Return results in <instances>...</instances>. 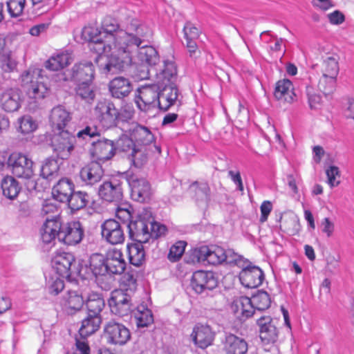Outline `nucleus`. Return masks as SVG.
I'll use <instances>...</instances> for the list:
<instances>
[{"instance_id": "38", "label": "nucleus", "mask_w": 354, "mask_h": 354, "mask_svg": "<svg viewBox=\"0 0 354 354\" xmlns=\"http://www.w3.org/2000/svg\"><path fill=\"white\" fill-rule=\"evenodd\" d=\"M190 189L195 192L196 201L198 206L206 207L209 201V187L207 183L194 182L190 185Z\"/></svg>"}, {"instance_id": "31", "label": "nucleus", "mask_w": 354, "mask_h": 354, "mask_svg": "<svg viewBox=\"0 0 354 354\" xmlns=\"http://www.w3.org/2000/svg\"><path fill=\"white\" fill-rule=\"evenodd\" d=\"M83 297L76 291H68L62 297V305L68 314H73L82 308Z\"/></svg>"}, {"instance_id": "24", "label": "nucleus", "mask_w": 354, "mask_h": 354, "mask_svg": "<svg viewBox=\"0 0 354 354\" xmlns=\"http://www.w3.org/2000/svg\"><path fill=\"white\" fill-rule=\"evenodd\" d=\"M105 261L107 272L111 274H120L126 268L123 254L117 248L110 249L106 254Z\"/></svg>"}, {"instance_id": "63", "label": "nucleus", "mask_w": 354, "mask_h": 354, "mask_svg": "<svg viewBox=\"0 0 354 354\" xmlns=\"http://www.w3.org/2000/svg\"><path fill=\"white\" fill-rule=\"evenodd\" d=\"M115 214L117 218L121 220L124 223H129L130 221H133L131 219L132 216L131 212L128 208L118 207L116 210Z\"/></svg>"}, {"instance_id": "20", "label": "nucleus", "mask_w": 354, "mask_h": 354, "mask_svg": "<svg viewBox=\"0 0 354 354\" xmlns=\"http://www.w3.org/2000/svg\"><path fill=\"white\" fill-rule=\"evenodd\" d=\"M191 286L196 293L212 290L217 286V280L212 272L198 270L193 274Z\"/></svg>"}, {"instance_id": "29", "label": "nucleus", "mask_w": 354, "mask_h": 354, "mask_svg": "<svg viewBox=\"0 0 354 354\" xmlns=\"http://www.w3.org/2000/svg\"><path fill=\"white\" fill-rule=\"evenodd\" d=\"M109 87L111 95L118 99L128 96L133 89L131 82L123 77H115L109 82Z\"/></svg>"}, {"instance_id": "41", "label": "nucleus", "mask_w": 354, "mask_h": 354, "mask_svg": "<svg viewBox=\"0 0 354 354\" xmlns=\"http://www.w3.org/2000/svg\"><path fill=\"white\" fill-rule=\"evenodd\" d=\"M337 56L335 54L323 57L321 64V73L323 75L337 76L339 73Z\"/></svg>"}, {"instance_id": "3", "label": "nucleus", "mask_w": 354, "mask_h": 354, "mask_svg": "<svg viewBox=\"0 0 354 354\" xmlns=\"http://www.w3.org/2000/svg\"><path fill=\"white\" fill-rule=\"evenodd\" d=\"M77 272L82 278L86 279L105 275L108 273L105 257L99 253L93 254L88 260L80 263Z\"/></svg>"}, {"instance_id": "53", "label": "nucleus", "mask_w": 354, "mask_h": 354, "mask_svg": "<svg viewBox=\"0 0 354 354\" xmlns=\"http://www.w3.org/2000/svg\"><path fill=\"white\" fill-rule=\"evenodd\" d=\"M77 83L78 86L76 89L77 95L86 100H93L95 93L90 85L91 82H80Z\"/></svg>"}, {"instance_id": "43", "label": "nucleus", "mask_w": 354, "mask_h": 354, "mask_svg": "<svg viewBox=\"0 0 354 354\" xmlns=\"http://www.w3.org/2000/svg\"><path fill=\"white\" fill-rule=\"evenodd\" d=\"M3 194L9 199H14L20 192L18 182L12 176L5 177L1 182Z\"/></svg>"}, {"instance_id": "11", "label": "nucleus", "mask_w": 354, "mask_h": 354, "mask_svg": "<svg viewBox=\"0 0 354 354\" xmlns=\"http://www.w3.org/2000/svg\"><path fill=\"white\" fill-rule=\"evenodd\" d=\"M104 336L110 344L124 345L131 337L129 329L122 324L111 320L104 326Z\"/></svg>"}, {"instance_id": "39", "label": "nucleus", "mask_w": 354, "mask_h": 354, "mask_svg": "<svg viewBox=\"0 0 354 354\" xmlns=\"http://www.w3.org/2000/svg\"><path fill=\"white\" fill-rule=\"evenodd\" d=\"M143 243L136 242L127 245V253L129 260L131 264L135 266H140L142 264L145 259V252Z\"/></svg>"}, {"instance_id": "30", "label": "nucleus", "mask_w": 354, "mask_h": 354, "mask_svg": "<svg viewBox=\"0 0 354 354\" xmlns=\"http://www.w3.org/2000/svg\"><path fill=\"white\" fill-rule=\"evenodd\" d=\"M231 309L241 319L249 318L255 313L250 298L244 296L236 298L231 305Z\"/></svg>"}, {"instance_id": "55", "label": "nucleus", "mask_w": 354, "mask_h": 354, "mask_svg": "<svg viewBox=\"0 0 354 354\" xmlns=\"http://www.w3.org/2000/svg\"><path fill=\"white\" fill-rule=\"evenodd\" d=\"M101 131L95 124H89L77 133V138L88 140L100 136Z\"/></svg>"}, {"instance_id": "13", "label": "nucleus", "mask_w": 354, "mask_h": 354, "mask_svg": "<svg viewBox=\"0 0 354 354\" xmlns=\"http://www.w3.org/2000/svg\"><path fill=\"white\" fill-rule=\"evenodd\" d=\"M95 111L104 127L109 128L116 125L119 112L112 102H99L95 106Z\"/></svg>"}, {"instance_id": "9", "label": "nucleus", "mask_w": 354, "mask_h": 354, "mask_svg": "<svg viewBox=\"0 0 354 354\" xmlns=\"http://www.w3.org/2000/svg\"><path fill=\"white\" fill-rule=\"evenodd\" d=\"M135 102L138 108L145 112L158 107V88L156 85L145 86L137 91Z\"/></svg>"}, {"instance_id": "34", "label": "nucleus", "mask_w": 354, "mask_h": 354, "mask_svg": "<svg viewBox=\"0 0 354 354\" xmlns=\"http://www.w3.org/2000/svg\"><path fill=\"white\" fill-rule=\"evenodd\" d=\"M134 141V146L149 147L154 141V136L151 131L143 126L136 125L131 132Z\"/></svg>"}, {"instance_id": "2", "label": "nucleus", "mask_w": 354, "mask_h": 354, "mask_svg": "<svg viewBox=\"0 0 354 354\" xmlns=\"http://www.w3.org/2000/svg\"><path fill=\"white\" fill-rule=\"evenodd\" d=\"M41 72V69L30 68L20 76L21 86L26 90L30 97L42 99L48 93Z\"/></svg>"}, {"instance_id": "54", "label": "nucleus", "mask_w": 354, "mask_h": 354, "mask_svg": "<svg viewBox=\"0 0 354 354\" xmlns=\"http://www.w3.org/2000/svg\"><path fill=\"white\" fill-rule=\"evenodd\" d=\"M115 151L117 149L131 153L134 148V141L133 138H129L127 136H121L115 144Z\"/></svg>"}, {"instance_id": "4", "label": "nucleus", "mask_w": 354, "mask_h": 354, "mask_svg": "<svg viewBox=\"0 0 354 354\" xmlns=\"http://www.w3.org/2000/svg\"><path fill=\"white\" fill-rule=\"evenodd\" d=\"M101 321L100 316H94L91 314H88L87 318L82 321L79 330L80 337L75 339L76 350L80 351V354H89L90 347L86 337L98 330Z\"/></svg>"}, {"instance_id": "17", "label": "nucleus", "mask_w": 354, "mask_h": 354, "mask_svg": "<svg viewBox=\"0 0 354 354\" xmlns=\"http://www.w3.org/2000/svg\"><path fill=\"white\" fill-rule=\"evenodd\" d=\"M83 236L84 230L82 224L79 221H73L64 226L61 225L59 240L67 245H75L82 241Z\"/></svg>"}, {"instance_id": "51", "label": "nucleus", "mask_w": 354, "mask_h": 354, "mask_svg": "<svg viewBox=\"0 0 354 354\" xmlns=\"http://www.w3.org/2000/svg\"><path fill=\"white\" fill-rule=\"evenodd\" d=\"M120 286L121 288L120 290L131 295L136 290V279L132 274L124 273L121 278Z\"/></svg>"}, {"instance_id": "33", "label": "nucleus", "mask_w": 354, "mask_h": 354, "mask_svg": "<svg viewBox=\"0 0 354 354\" xmlns=\"http://www.w3.org/2000/svg\"><path fill=\"white\" fill-rule=\"evenodd\" d=\"M71 119L70 113L62 106H55L51 111L50 122L53 129L64 130Z\"/></svg>"}, {"instance_id": "44", "label": "nucleus", "mask_w": 354, "mask_h": 354, "mask_svg": "<svg viewBox=\"0 0 354 354\" xmlns=\"http://www.w3.org/2000/svg\"><path fill=\"white\" fill-rule=\"evenodd\" d=\"M104 299L97 293L89 294L86 301L88 314L94 316H100V313L104 307Z\"/></svg>"}, {"instance_id": "42", "label": "nucleus", "mask_w": 354, "mask_h": 354, "mask_svg": "<svg viewBox=\"0 0 354 354\" xmlns=\"http://www.w3.org/2000/svg\"><path fill=\"white\" fill-rule=\"evenodd\" d=\"M89 199L90 197L87 193L82 191H73L66 202L73 211H77L85 207L88 203Z\"/></svg>"}, {"instance_id": "61", "label": "nucleus", "mask_w": 354, "mask_h": 354, "mask_svg": "<svg viewBox=\"0 0 354 354\" xmlns=\"http://www.w3.org/2000/svg\"><path fill=\"white\" fill-rule=\"evenodd\" d=\"M326 174L328 177V183L331 187L339 184V181L336 180L337 176L339 177V171L337 167L330 166L326 169Z\"/></svg>"}, {"instance_id": "10", "label": "nucleus", "mask_w": 354, "mask_h": 354, "mask_svg": "<svg viewBox=\"0 0 354 354\" xmlns=\"http://www.w3.org/2000/svg\"><path fill=\"white\" fill-rule=\"evenodd\" d=\"M109 306L112 313L120 317L126 316L132 310L131 295L122 290H115L111 294Z\"/></svg>"}, {"instance_id": "12", "label": "nucleus", "mask_w": 354, "mask_h": 354, "mask_svg": "<svg viewBox=\"0 0 354 354\" xmlns=\"http://www.w3.org/2000/svg\"><path fill=\"white\" fill-rule=\"evenodd\" d=\"M123 181L111 178L103 182L98 188L100 197L108 202H119L123 198Z\"/></svg>"}, {"instance_id": "40", "label": "nucleus", "mask_w": 354, "mask_h": 354, "mask_svg": "<svg viewBox=\"0 0 354 354\" xmlns=\"http://www.w3.org/2000/svg\"><path fill=\"white\" fill-rule=\"evenodd\" d=\"M134 317L138 328L147 327L153 323L151 310L143 305L138 306L134 313Z\"/></svg>"}, {"instance_id": "49", "label": "nucleus", "mask_w": 354, "mask_h": 354, "mask_svg": "<svg viewBox=\"0 0 354 354\" xmlns=\"http://www.w3.org/2000/svg\"><path fill=\"white\" fill-rule=\"evenodd\" d=\"M337 77L322 75L317 84L319 90L325 95L333 93L335 90Z\"/></svg>"}, {"instance_id": "7", "label": "nucleus", "mask_w": 354, "mask_h": 354, "mask_svg": "<svg viewBox=\"0 0 354 354\" xmlns=\"http://www.w3.org/2000/svg\"><path fill=\"white\" fill-rule=\"evenodd\" d=\"M76 138L68 131L62 130L55 133L51 141L54 152L61 159H67L74 149Z\"/></svg>"}, {"instance_id": "46", "label": "nucleus", "mask_w": 354, "mask_h": 354, "mask_svg": "<svg viewBox=\"0 0 354 354\" xmlns=\"http://www.w3.org/2000/svg\"><path fill=\"white\" fill-rule=\"evenodd\" d=\"M59 171V164L54 158H47L41 168V176L48 180L57 177Z\"/></svg>"}, {"instance_id": "16", "label": "nucleus", "mask_w": 354, "mask_h": 354, "mask_svg": "<svg viewBox=\"0 0 354 354\" xmlns=\"http://www.w3.org/2000/svg\"><path fill=\"white\" fill-rule=\"evenodd\" d=\"M102 236L109 243H122L125 236L121 224L114 219H109L102 225Z\"/></svg>"}, {"instance_id": "37", "label": "nucleus", "mask_w": 354, "mask_h": 354, "mask_svg": "<svg viewBox=\"0 0 354 354\" xmlns=\"http://www.w3.org/2000/svg\"><path fill=\"white\" fill-rule=\"evenodd\" d=\"M73 60L71 53L66 51L57 53L52 56L46 62V68L48 70L56 71H59L68 64Z\"/></svg>"}, {"instance_id": "47", "label": "nucleus", "mask_w": 354, "mask_h": 354, "mask_svg": "<svg viewBox=\"0 0 354 354\" xmlns=\"http://www.w3.org/2000/svg\"><path fill=\"white\" fill-rule=\"evenodd\" d=\"M250 299L254 310H265L270 306V296L265 291H258Z\"/></svg>"}, {"instance_id": "52", "label": "nucleus", "mask_w": 354, "mask_h": 354, "mask_svg": "<svg viewBox=\"0 0 354 354\" xmlns=\"http://www.w3.org/2000/svg\"><path fill=\"white\" fill-rule=\"evenodd\" d=\"M186 245L187 243L184 241H177L171 247L168 259L173 262L179 260L185 252Z\"/></svg>"}, {"instance_id": "6", "label": "nucleus", "mask_w": 354, "mask_h": 354, "mask_svg": "<svg viewBox=\"0 0 354 354\" xmlns=\"http://www.w3.org/2000/svg\"><path fill=\"white\" fill-rule=\"evenodd\" d=\"M12 173L18 178H30L33 175V162L28 156L14 152L8 160Z\"/></svg>"}, {"instance_id": "59", "label": "nucleus", "mask_w": 354, "mask_h": 354, "mask_svg": "<svg viewBox=\"0 0 354 354\" xmlns=\"http://www.w3.org/2000/svg\"><path fill=\"white\" fill-rule=\"evenodd\" d=\"M167 227L160 223L150 221L149 234H151V238L158 239L165 236L167 232Z\"/></svg>"}, {"instance_id": "28", "label": "nucleus", "mask_w": 354, "mask_h": 354, "mask_svg": "<svg viewBox=\"0 0 354 354\" xmlns=\"http://www.w3.org/2000/svg\"><path fill=\"white\" fill-rule=\"evenodd\" d=\"M61 229V223L56 216L51 218L47 217L42 228L41 229V239L45 244L53 243L56 237L59 239V234Z\"/></svg>"}, {"instance_id": "22", "label": "nucleus", "mask_w": 354, "mask_h": 354, "mask_svg": "<svg viewBox=\"0 0 354 354\" xmlns=\"http://www.w3.org/2000/svg\"><path fill=\"white\" fill-rule=\"evenodd\" d=\"M239 279L245 287L254 288L262 284L264 279V273L257 266H248L241 271Z\"/></svg>"}, {"instance_id": "58", "label": "nucleus", "mask_w": 354, "mask_h": 354, "mask_svg": "<svg viewBox=\"0 0 354 354\" xmlns=\"http://www.w3.org/2000/svg\"><path fill=\"white\" fill-rule=\"evenodd\" d=\"M183 30L186 41L196 40L200 35L199 29L190 22L186 23Z\"/></svg>"}, {"instance_id": "26", "label": "nucleus", "mask_w": 354, "mask_h": 354, "mask_svg": "<svg viewBox=\"0 0 354 354\" xmlns=\"http://www.w3.org/2000/svg\"><path fill=\"white\" fill-rule=\"evenodd\" d=\"M104 175V170L100 162L93 161L82 168L80 172L81 180L88 185L98 183Z\"/></svg>"}, {"instance_id": "19", "label": "nucleus", "mask_w": 354, "mask_h": 354, "mask_svg": "<svg viewBox=\"0 0 354 354\" xmlns=\"http://www.w3.org/2000/svg\"><path fill=\"white\" fill-rule=\"evenodd\" d=\"M190 337L196 346L205 349L212 344L214 333L209 326L197 324L194 326Z\"/></svg>"}, {"instance_id": "64", "label": "nucleus", "mask_w": 354, "mask_h": 354, "mask_svg": "<svg viewBox=\"0 0 354 354\" xmlns=\"http://www.w3.org/2000/svg\"><path fill=\"white\" fill-rule=\"evenodd\" d=\"M326 270L329 272H334L339 267V259L333 255L326 257Z\"/></svg>"}, {"instance_id": "50", "label": "nucleus", "mask_w": 354, "mask_h": 354, "mask_svg": "<svg viewBox=\"0 0 354 354\" xmlns=\"http://www.w3.org/2000/svg\"><path fill=\"white\" fill-rule=\"evenodd\" d=\"M148 148L134 146L132 152L129 153V156L136 167H140L147 162Z\"/></svg>"}, {"instance_id": "60", "label": "nucleus", "mask_w": 354, "mask_h": 354, "mask_svg": "<svg viewBox=\"0 0 354 354\" xmlns=\"http://www.w3.org/2000/svg\"><path fill=\"white\" fill-rule=\"evenodd\" d=\"M60 277H52L51 281L48 286V290L50 294L56 295L64 289V281Z\"/></svg>"}, {"instance_id": "56", "label": "nucleus", "mask_w": 354, "mask_h": 354, "mask_svg": "<svg viewBox=\"0 0 354 354\" xmlns=\"http://www.w3.org/2000/svg\"><path fill=\"white\" fill-rule=\"evenodd\" d=\"M26 0H8V11L12 17H18L24 11Z\"/></svg>"}, {"instance_id": "32", "label": "nucleus", "mask_w": 354, "mask_h": 354, "mask_svg": "<svg viewBox=\"0 0 354 354\" xmlns=\"http://www.w3.org/2000/svg\"><path fill=\"white\" fill-rule=\"evenodd\" d=\"M223 348L227 354H246L248 346L243 338L230 334L225 337Z\"/></svg>"}, {"instance_id": "45", "label": "nucleus", "mask_w": 354, "mask_h": 354, "mask_svg": "<svg viewBox=\"0 0 354 354\" xmlns=\"http://www.w3.org/2000/svg\"><path fill=\"white\" fill-rule=\"evenodd\" d=\"M17 131L23 135H28L35 131L38 124L32 116L29 115H23L17 119Z\"/></svg>"}, {"instance_id": "25", "label": "nucleus", "mask_w": 354, "mask_h": 354, "mask_svg": "<svg viewBox=\"0 0 354 354\" xmlns=\"http://www.w3.org/2000/svg\"><path fill=\"white\" fill-rule=\"evenodd\" d=\"M95 75L93 63L89 61L80 62L73 66L71 79L76 82H92Z\"/></svg>"}, {"instance_id": "27", "label": "nucleus", "mask_w": 354, "mask_h": 354, "mask_svg": "<svg viewBox=\"0 0 354 354\" xmlns=\"http://www.w3.org/2000/svg\"><path fill=\"white\" fill-rule=\"evenodd\" d=\"M165 86L158 91V107L163 111H167L174 106L178 97V90L175 84H164Z\"/></svg>"}, {"instance_id": "5", "label": "nucleus", "mask_w": 354, "mask_h": 354, "mask_svg": "<svg viewBox=\"0 0 354 354\" xmlns=\"http://www.w3.org/2000/svg\"><path fill=\"white\" fill-rule=\"evenodd\" d=\"M192 263L207 261L209 264L217 265L226 260L225 250L221 247L214 246L211 248L202 246L192 251L190 255Z\"/></svg>"}, {"instance_id": "48", "label": "nucleus", "mask_w": 354, "mask_h": 354, "mask_svg": "<svg viewBox=\"0 0 354 354\" xmlns=\"http://www.w3.org/2000/svg\"><path fill=\"white\" fill-rule=\"evenodd\" d=\"M162 84H174L177 78V69L175 63L172 61H165L162 71Z\"/></svg>"}, {"instance_id": "35", "label": "nucleus", "mask_w": 354, "mask_h": 354, "mask_svg": "<svg viewBox=\"0 0 354 354\" xmlns=\"http://www.w3.org/2000/svg\"><path fill=\"white\" fill-rule=\"evenodd\" d=\"M74 189V185L68 178H62L53 187L52 194L53 198L62 203L68 200Z\"/></svg>"}, {"instance_id": "62", "label": "nucleus", "mask_w": 354, "mask_h": 354, "mask_svg": "<svg viewBox=\"0 0 354 354\" xmlns=\"http://www.w3.org/2000/svg\"><path fill=\"white\" fill-rule=\"evenodd\" d=\"M322 231L327 237L332 236L335 230V224L329 218H324L321 223Z\"/></svg>"}, {"instance_id": "23", "label": "nucleus", "mask_w": 354, "mask_h": 354, "mask_svg": "<svg viewBox=\"0 0 354 354\" xmlns=\"http://www.w3.org/2000/svg\"><path fill=\"white\" fill-rule=\"evenodd\" d=\"M21 102V93L17 88H8L0 93V106L6 112L17 111Z\"/></svg>"}, {"instance_id": "21", "label": "nucleus", "mask_w": 354, "mask_h": 354, "mask_svg": "<svg viewBox=\"0 0 354 354\" xmlns=\"http://www.w3.org/2000/svg\"><path fill=\"white\" fill-rule=\"evenodd\" d=\"M74 261V257L72 254L64 252H57L51 260L53 269L55 272L62 278H66L71 276V266Z\"/></svg>"}, {"instance_id": "36", "label": "nucleus", "mask_w": 354, "mask_h": 354, "mask_svg": "<svg viewBox=\"0 0 354 354\" xmlns=\"http://www.w3.org/2000/svg\"><path fill=\"white\" fill-rule=\"evenodd\" d=\"M274 95L279 100L287 102H292L295 93L291 81L288 79L278 81L276 84Z\"/></svg>"}, {"instance_id": "15", "label": "nucleus", "mask_w": 354, "mask_h": 354, "mask_svg": "<svg viewBox=\"0 0 354 354\" xmlns=\"http://www.w3.org/2000/svg\"><path fill=\"white\" fill-rule=\"evenodd\" d=\"M149 221L138 217L127 223L129 234L131 239L136 242L147 243L151 237L149 234Z\"/></svg>"}, {"instance_id": "57", "label": "nucleus", "mask_w": 354, "mask_h": 354, "mask_svg": "<svg viewBox=\"0 0 354 354\" xmlns=\"http://www.w3.org/2000/svg\"><path fill=\"white\" fill-rule=\"evenodd\" d=\"M306 95L310 109H319L322 104V97L318 95L314 88L312 86H306Z\"/></svg>"}, {"instance_id": "8", "label": "nucleus", "mask_w": 354, "mask_h": 354, "mask_svg": "<svg viewBox=\"0 0 354 354\" xmlns=\"http://www.w3.org/2000/svg\"><path fill=\"white\" fill-rule=\"evenodd\" d=\"M276 322L277 321L270 316H262L257 319V324L260 329V338L264 344H271L269 348H264L266 352H274L276 350L274 345L278 339Z\"/></svg>"}, {"instance_id": "1", "label": "nucleus", "mask_w": 354, "mask_h": 354, "mask_svg": "<svg viewBox=\"0 0 354 354\" xmlns=\"http://www.w3.org/2000/svg\"><path fill=\"white\" fill-rule=\"evenodd\" d=\"M142 28L138 26L136 34L129 33L111 19H105L100 30L91 29L89 46L91 50L99 54L96 62L102 59L101 54L106 57V63L98 64L103 74H115L125 70L131 65L136 52L142 63L156 64L159 59L156 50L147 45L140 47L142 43Z\"/></svg>"}, {"instance_id": "14", "label": "nucleus", "mask_w": 354, "mask_h": 354, "mask_svg": "<svg viewBox=\"0 0 354 354\" xmlns=\"http://www.w3.org/2000/svg\"><path fill=\"white\" fill-rule=\"evenodd\" d=\"M128 182L131 187V198L133 200L143 203L149 199L151 189L150 184L145 178L133 175L130 176Z\"/></svg>"}, {"instance_id": "18", "label": "nucleus", "mask_w": 354, "mask_h": 354, "mask_svg": "<svg viewBox=\"0 0 354 354\" xmlns=\"http://www.w3.org/2000/svg\"><path fill=\"white\" fill-rule=\"evenodd\" d=\"M115 143L109 139L93 142L90 148L92 158L102 162L110 160L115 155Z\"/></svg>"}]
</instances>
